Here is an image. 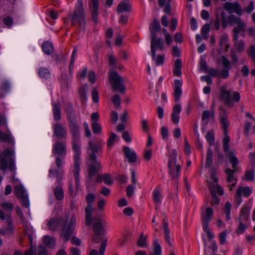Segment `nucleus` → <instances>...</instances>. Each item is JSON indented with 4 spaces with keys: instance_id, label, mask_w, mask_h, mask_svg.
Here are the masks:
<instances>
[{
    "instance_id": "obj_1",
    "label": "nucleus",
    "mask_w": 255,
    "mask_h": 255,
    "mask_svg": "<svg viewBox=\"0 0 255 255\" xmlns=\"http://www.w3.org/2000/svg\"><path fill=\"white\" fill-rule=\"evenodd\" d=\"M65 112L69 131L72 136V149L75 152L74 156V176L75 180L77 181L81 164L80 127L77 120V115L71 104L68 103L66 104Z\"/></svg>"
},
{
    "instance_id": "obj_2",
    "label": "nucleus",
    "mask_w": 255,
    "mask_h": 255,
    "mask_svg": "<svg viewBox=\"0 0 255 255\" xmlns=\"http://www.w3.org/2000/svg\"><path fill=\"white\" fill-rule=\"evenodd\" d=\"M67 221L66 220L64 222L62 217L54 218L51 219L47 224V226L50 230L55 231L59 225L64 222L65 225L61 230V236L65 242H67L73 234L76 225V217L75 215L71 216L67 227L66 226Z\"/></svg>"
},
{
    "instance_id": "obj_3",
    "label": "nucleus",
    "mask_w": 255,
    "mask_h": 255,
    "mask_svg": "<svg viewBox=\"0 0 255 255\" xmlns=\"http://www.w3.org/2000/svg\"><path fill=\"white\" fill-rule=\"evenodd\" d=\"M109 81L113 92H119L124 94L126 90L125 81L127 79L121 76L116 70L112 69L108 72Z\"/></svg>"
},
{
    "instance_id": "obj_4",
    "label": "nucleus",
    "mask_w": 255,
    "mask_h": 255,
    "mask_svg": "<svg viewBox=\"0 0 255 255\" xmlns=\"http://www.w3.org/2000/svg\"><path fill=\"white\" fill-rule=\"evenodd\" d=\"M220 98L231 108L233 107L235 102L240 101L241 97L239 92L228 90L227 86L224 85L221 88Z\"/></svg>"
},
{
    "instance_id": "obj_5",
    "label": "nucleus",
    "mask_w": 255,
    "mask_h": 255,
    "mask_svg": "<svg viewBox=\"0 0 255 255\" xmlns=\"http://www.w3.org/2000/svg\"><path fill=\"white\" fill-rule=\"evenodd\" d=\"M13 151L10 148L4 149L3 152L0 153V169L5 172L8 168L12 172L15 170V166L14 159L12 158Z\"/></svg>"
},
{
    "instance_id": "obj_6",
    "label": "nucleus",
    "mask_w": 255,
    "mask_h": 255,
    "mask_svg": "<svg viewBox=\"0 0 255 255\" xmlns=\"http://www.w3.org/2000/svg\"><path fill=\"white\" fill-rule=\"evenodd\" d=\"M177 155V151L175 149L172 150L169 154L168 163V173L176 183H177V179L180 175L181 169L180 165L176 163Z\"/></svg>"
},
{
    "instance_id": "obj_7",
    "label": "nucleus",
    "mask_w": 255,
    "mask_h": 255,
    "mask_svg": "<svg viewBox=\"0 0 255 255\" xmlns=\"http://www.w3.org/2000/svg\"><path fill=\"white\" fill-rule=\"evenodd\" d=\"M78 5L76 7L74 12L73 14L70 13L68 15L71 17L72 25H75L76 22H77L81 28L82 27L84 28L85 20L82 0H78Z\"/></svg>"
},
{
    "instance_id": "obj_8",
    "label": "nucleus",
    "mask_w": 255,
    "mask_h": 255,
    "mask_svg": "<svg viewBox=\"0 0 255 255\" xmlns=\"http://www.w3.org/2000/svg\"><path fill=\"white\" fill-rule=\"evenodd\" d=\"M228 157L230 162L232 164L233 169L227 168L225 170V173L227 175V182L231 183L234 180L235 181H237V179L234 176V173L238 170V167H237L238 164V160L232 151L229 152Z\"/></svg>"
},
{
    "instance_id": "obj_9",
    "label": "nucleus",
    "mask_w": 255,
    "mask_h": 255,
    "mask_svg": "<svg viewBox=\"0 0 255 255\" xmlns=\"http://www.w3.org/2000/svg\"><path fill=\"white\" fill-rule=\"evenodd\" d=\"M64 157H62L61 156H57L55 158V164L57 167V169H51L49 170V176H55L59 184H60V181L62 180L64 174V171L62 167L64 162Z\"/></svg>"
},
{
    "instance_id": "obj_10",
    "label": "nucleus",
    "mask_w": 255,
    "mask_h": 255,
    "mask_svg": "<svg viewBox=\"0 0 255 255\" xmlns=\"http://www.w3.org/2000/svg\"><path fill=\"white\" fill-rule=\"evenodd\" d=\"M89 164L88 165V177L92 179L96 175V173L101 169V162L98 161L96 155L89 154Z\"/></svg>"
},
{
    "instance_id": "obj_11",
    "label": "nucleus",
    "mask_w": 255,
    "mask_h": 255,
    "mask_svg": "<svg viewBox=\"0 0 255 255\" xmlns=\"http://www.w3.org/2000/svg\"><path fill=\"white\" fill-rule=\"evenodd\" d=\"M150 49L152 59H155L156 51H162L165 49L164 43L161 38L151 37Z\"/></svg>"
},
{
    "instance_id": "obj_12",
    "label": "nucleus",
    "mask_w": 255,
    "mask_h": 255,
    "mask_svg": "<svg viewBox=\"0 0 255 255\" xmlns=\"http://www.w3.org/2000/svg\"><path fill=\"white\" fill-rule=\"evenodd\" d=\"M223 7L229 13H235L241 16L243 13L242 6L238 1L226 2L223 4Z\"/></svg>"
},
{
    "instance_id": "obj_13",
    "label": "nucleus",
    "mask_w": 255,
    "mask_h": 255,
    "mask_svg": "<svg viewBox=\"0 0 255 255\" xmlns=\"http://www.w3.org/2000/svg\"><path fill=\"white\" fill-rule=\"evenodd\" d=\"M53 134L57 138H65L67 135V131L65 126L60 123L57 122L53 126Z\"/></svg>"
},
{
    "instance_id": "obj_14",
    "label": "nucleus",
    "mask_w": 255,
    "mask_h": 255,
    "mask_svg": "<svg viewBox=\"0 0 255 255\" xmlns=\"http://www.w3.org/2000/svg\"><path fill=\"white\" fill-rule=\"evenodd\" d=\"M106 222L101 219L97 220L93 225V231L95 234L104 236L106 234Z\"/></svg>"
},
{
    "instance_id": "obj_15",
    "label": "nucleus",
    "mask_w": 255,
    "mask_h": 255,
    "mask_svg": "<svg viewBox=\"0 0 255 255\" xmlns=\"http://www.w3.org/2000/svg\"><path fill=\"white\" fill-rule=\"evenodd\" d=\"M53 152L58 156L65 157L66 154V143L59 140L55 142L53 145Z\"/></svg>"
},
{
    "instance_id": "obj_16",
    "label": "nucleus",
    "mask_w": 255,
    "mask_h": 255,
    "mask_svg": "<svg viewBox=\"0 0 255 255\" xmlns=\"http://www.w3.org/2000/svg\"><path fill=\"white\" fill-rule=\"evenodd\" d=\"M90 1L89 7L91 10L92 18L95 24H97L98 21L99 1V0H90Z\"/></svg>"
},
{
    "instance_id": "obj_17",
    "label": "nucleus",
    "mask_w": 255,
    "mask_h": 255,
    "mask_svg": "<svg viewBox=\"0 0 255 255\" xmlns=\"http://www.w3.org/2000/svg\"><path fill=\"white\" fill-rule=\"evenodd\" d=\"M228 23L232 26L237 25L234 28H245L246 24L242 21L241 18L234 14H231L228 18Z\"/></svg>"
},
{
    "instance_id": "obj_18",
    "label": "nucleus",
    "mask_w": 255,
    "mask_h": 255,
    "mask_svg": "<svg viewBox=\"0 0 255 255\" xmlns=\"http://www.w3.org/2000/svg\"><path fill=\"white\" fill-rule=\"evenodd\" d=\"M222 62L224 68L221 72V77L226 79L229 75V70L231 69V62L225 56H222Z\"/></svg>"
},
{
    "instance_id": "obj_19",
    "label": "nucleus",
    "mask_w": 255,
    "mask_h": 255,
    "mask_svg": "<svg viewBox=\"0 0 255 255\" xmlns=\"http://www.w3.org/2000/svg\"><path fill=\"white\" fill-rule=\"evenodd\" d=\"M213 215V209L211 207H207L205 212L201 214L202 226L209 225V222L212 220Z\"/></svg>"
},
{
    "instance_id": "obj_20",
    "label": "nucleus",
    "mask_w": 255,
    "mask_h": 255,
    "mask_svg": "<svg viewBox=\"0 0 255 255\" xmlns=\"http://www.w3.org/2000/svg\"><path fill=\"white\" fill-rule=\"evenodd\" d=\"M88 145V149L90 151L89 154L94 153V155H96V153H101L102 152L103 143L101 141L98 140L96 143L90 141Z\"/></svg>"
},
{
    "instance_id": "obj_21",
    "label": "nucleus",
    "mask_w": 255,
    "mask_h": 255,
    "mask_svg": "<svg viewBox=\"0 0 255 255\" xmlns=\"http://www.w3.org/2000/svg\"><path fill=\"white\" fill-rule=\"evenodd\" d=\"M181 111V106L180 104H177L173 107L171 118L172 122L174 124H177L179 123Z\"/></svg>"
},
{
    "instance_id": "obj_22",
    "label": "nucleus",
    "mask_w": 255,
    "mask_h": 255,
    "mask_svg": "<svg viewBox=\"0 0 255 255\" xmlns=\"http://www.w3.org/2000/svg\"><path fill=\"white\" fill-rule=\"evenodd\" d=\"M160 27L159 20L154 18L153 19V22L149 24V29L150 32V37L157 36V32L160 30Z\"/></svg>"
},
{
    "instance_id": "obj_23",
    "label": "nucleus",
    "mask_w": 255,
    "mask_h": 255,
    "mask_svg": "<svg viewBox=\"0 0 255 255\" xmlns=\"http://www.w3.org/2000/svg\"><path fill=\"white\" fill-rule=\"evenodd\" d=\"M182 83L179 80L174 81V90L173 92L175 102H178L180 100V97L181 96L182 91L181 89Z\"/></svg>"
},
{
    "instance_id": "obj_24",
    "label": "nucleus",
    "mask_w": 255,
    "mask_h": 255,
    "mask_svg": "<svg viewBox=\"0 0 255 255\" xmlns=\"http://www.w3.org/2000/svg\"><path fill=\"white\" fill-rule=\"evenodd\" d=\"M124 152L129 163H134L136 162L137 156L134 151L131 150L128 146H124Z\"/></svg>"
},
{
    "instance_id": "obj_25",
    "label": "nucleus",
    "mask_w": 255,
    "mask_h": 255,
    "mask_svg": "<svg viewBox=\"0 0 255 255\" xmlns=\"http://www.w3.org/2000/svg\"><path fill=\"white\" fill-rule=\"evenodd\" d=\"M53 118L55 121H59L61 119V109L60 102H56L52 105Z\"/></svg>"
},
{
    "instance_id": "obj_26",
    "label": "nucleus",
    "mask_w": 255,
    "mask_h": 255,
    "mask_svg": "<svg viewBox=\"0 0 255 255\" xmlns=\"http://www.w3.org/2000/svg\"><path fill=\"white\" fill-rule=\"evenodd\" d=\"M102 181H104L106 184L109 186L112 185L114 182L112 176L108 173L99 174L97 176L96 182H101Z\"/></svg>"
},
{
    "instance_id": "obj_27",
    "label": "nucleus",
    "mask_w": 255,
    "mask_h": 255,
    "mask_svg": "<svg viewBox=\"0 0 255 255\" xmlns=\"http://www.w3.org/2000/svg\"><path fill=\"white\" fill-rule=\"evenodd\" d=\"M23 224L24 226L23 234L28 236L30 244H32V235L33 234L32 227L26 221H23Z\"/></svg>"
},
{
    "instance_id": "obj_28",
    "label": "nucleus",
    "mask_w": 255,
    "mask_h": 255,
    "mask_svg": "<svg viewBox=\"0 0 255 255\" xmlns=\"http://www.w3.org/2000/svg\"><path fill=\"white\" fill-rule=\"evenodd\" d=\"M131 10V6L128 0L127 2L121 1L117 7L118 13L129 12Z\"/></svg>"
},
{
    "instance_id": "obj_29",
    "label": "nucleus",
    "mask_w": 255,
    "mask_h": 255,
    "mask_svg": "<svg viewBox=\"0 0 255 255\" xmlns=\"http://www.w3.org/2000/svg\"><path fill=\"white\" fill-rule=\"evenodd\" d=\"M252 190L249 187L247 186L244 188H243L242 187L239 186L238 187L237 190V198L239 199L240 200H241V196L242 194L244 196L247 197L250 196Z\"/></svg>"
},
{
    "instance_id": "obj_30",
    "label": "nucleus",
    "mask_w": 255,
    "mask_h": 255,
    "mask_svg": "<svg viewBox=\"0 0 255 255\" xmlns=\"http://www.w3.org/2000/svg\"><path fill=\"white\" fill-rule=\"evenodd\" d=\"M250 218V210L247 207L242 208L240 216L238 218L239 221L245 222L248 221Z\"/></svg>"
},
{
    "instance_id": "obj_31",
    "label": "nucleus",
    "mask_w": 255,
    "mask_h": 255,
    "mask_svg": "<svg viewBox=\"0 0 255 255\" xmlns=\"http://www.w3.org/2000/svg\"><path fill=\"white\" fill-rule=\"evenodd\" d=\"M92 205H87V207L85 208V224L87 226L90 225L92 222Z\"/></svg>"
},
{
    "instance_id": "obj_32",
    "label": "nucleus",
    "mask_w": 255,
    "mask_h": 255,
    "mask_svg": "<svg viewBox=\"0 0 255 255\" xmlns=\"http://www.w3.org/2000/svg\"><path fill=\"white\" fill-rule=\"evenodd\" d=\"M42 48L46 54L50 55L54 51V46L52 43L48 41H45L42 45Z\"/></svg>"
},
{
    "instance_id": "obj_33",
    "label": "nucleus",
    "mask_w": 255,
    "mask_h": 255,
    "mask_svg": "<svg viewBox=\"0 0 255 255\" xmlns=\"http://www.w3.org/2000/svg\"><path fill=\"white\" fill-rule=\"evenodd\" d=\"M182 61L177 59L174 63L173 74L175 76L180 77L181 75Z\"/></svg>"
},
{
    "instance_id": "obj_34",
    "label": "nucleus",
    "mask_w": 255,
    "mask_h": 255,
    "mask_svg": "<svg viewBox=\"0 0 255 255\" xmlns=\"http://www.w3.org/2000/svg\"><path fill=\"white\" fill-rule=\"evenodd\" d=\"M215 20L219 22L221 21L222 26L224 28H226L227 27V23L225 17V12L224 11H221L220 13L218 12L216 13Z\"/></svg>"
},
{
    "instance_id": "obj_35",
    "label": "nucleus",
    "mask_w": 255,
    "mask_h": 255,
    "mask_svg": "<svg viewBox=\"0 0 255 255\" xmlns=\"http://www.w3.org/2000/svg\"><path fill=\"white\" fill-rule=\"evenodd\" d=\"M153 200L155 203H160L161 202L162 194L159 187H157L153 190L152 193Z\"/></svg>"
},
{
    "instance_id": "obj_36",
    "label": "nucleus",
    "mask_w": 255,
    "mask_h": 255,
    "mask_svg": "<svg viewBox=\"0 0 255 255\" xmlns=\"http://www.w3.org/2000/svg\"><path fill=\"white\" fill-rule=\"evenodd\" d=\"M44 244L50 248H53L55 245V240L53 237L45 236L43 239Z\"/></svg>"
},
{
    "instance_id": "obj_37",
    "label": "nucleus",
    "mask_w": 255,
    "mask_h": 255,
    "mask_svg": "<svg viewBox=\"0 0 255 255\" xmlns=\"http://www.w3.org/2000/svg\"><path fill=\"white\" fill-rule=\"evenodd\" d=\"M54 194L57 200H62L64 196L63 189L60 186L55 188L54 189Z\"/></svg>"
},
{
    "instance_id": "obj_38",
    "label": "nucleus",
    "mask_w": 255,
    "mask_h": 255,
    "mask_svg": "<svg viewBox=\"0 0 255 255\" xmlns=\"http://www.w3.org/2000/svg\"><path fill=\"white\" fill-rule=\"evenodd\" d=\"M214 117V108L212 105L210 111H204L202 115V120H205L209 118H213Z\"/></svg>"
},
{
    "instance_id": "obj_39",
    "label": "nucleus",
    "mask_w": 255,
    "mask_h": 255,
    "mask_svg": "<svg viewBox=\"0 0 255 255\" xmlns=\"http://www.w3.org/2000/svg\"><path fill=\"white\" fill-rule=\"evenodd\" d=\"M14 192L16 197L18 199L26 195L23 187L20 185L16 186L14 187Z\"/></svg>"
},
{
    "instance_id": "obj_40",
    "label": "nucleus",
    "mask_w": 255,
    "mask_h": 255,
    "mask_svg": "<svg viewBox=\"0 0 255 255\" xmlns=\"http://www.w3.org/2000/svg\"><path fill=\"white\" fill-rule=\"evenodd\" d=\"M224 137L223 139V149L225 152L228 151L230 148L229 142L230 141V138L229 136L228 135V131H227V133L224 132Z\"/></svg>"
},
{
    "instance_id": "obj_41",
    "label": "nucleus",
    "mask_w": 255,
    "mask_h": 255,
    "mask_svg": "<svg viewBox=\"0 0 255 255\" xmlns=\"http://www.w3.org/2000/svg\"><path fill=\"white\" fill-rule=\"evenodd\" d=\"M212 163V151L211 148H208L207 156L206 160L205 165V167L206 168H209L211 167Z\"/></svg>"
},
{
    "instance_id": "obj_42",
    "label": "nucleus",
    "mask_w": 255,
    "mask_h": 255,
    "mask_svg": "<svg viewBox=\"0 0 255 255\" xmlns=\"http://www.w3.org/2000/svg\"><path fill=\"white\" fill-rule=\"evenodd\" d=\"M109 61L110 66L109 71H111L112 69L116 70V69L117 68V65L116 64V59L114 57L113 54H110L109 55Z\"/></svg>"
},
{
    "instance_id": "obj_43",
    "label": "nucleus",
    "mask_w": 255,
    "mask_h": 255,
    "mask_svg": "<svg viewBox=\"0 0 255 255\" xmlns=\"http://www.w3.org/2000/svg\"><path fill=\"white\" fill-rule=\"evenodd\" d=\"M249 56L255 63V45H250L247 50Z\"/></svg>"
},
{
    "instance_id": "obj_44",
    "label": "nucleus",
    "mask_w": 255,
    "mask_h": 255,
    "mask_svg": "<svg viewBox=\"0 0 255 255\" xmlns=\"http://www.w3.org/2000/svg\"><path fill=\"white\" fill-rule=\"evenodd\" d=\"M39 75L43 78H48L50 74L47 68H40L38 71Z\"/></svg>"
},
{
    "instance_id": "obj_45",
    "label": "nucleus",
    "mask_w": 255,
    "mask_h": 255,
    "mask_svg": "<svg viewBox=\"0 0 255 255\" xmlns=\"http://www.w3.org/2000/svg\"><path fill=\"white\" fill-rule=\"evenodd\" d=\"M92 128L93 132L95 134H100L102 130L101 125L96 121H94L92 124Z\"/></svg>"
},
{
    "instance_id": "obj_46",
    "label": "nucleus",
    "mask_w": 255,
    "mask_h": 255,
    "mask_svg": "<svg viewBox=\"0 0 255 255\" xmlns=\"http://www.w3.org/2000/svg\"><path fill=\"white\" fill-rule=\"evenodd\" d=\"M232 205L229 201H227L225 203L224 212L226 215V219L230 220L231 219L230 213Z\"/></svg>"
},
{
    "instance_id": "obj_47",
    "label": "nucleus",
    "mask_w": 255,
    "mask_h": 255,
    "mask_svg": "<svg viewBox=\"0 0 255 255\" xmlns=\"http://www.w3.org/2000/svg\"><path fill=\"white\" fill-rule=\"evenodd\" d=\"M165 55L159 54L157 56H155V59L152 60H155V63L156 66L163 65L164 62Z\"/></svg>"
},
{
    "instance_id": "obj_48",
    "label": "nucleus",
    "mask_w": 255,
    "mask_h": 255,
    "mask_svg": "<svg viewBox=\"0 0 255 255\" xmlns=\"http://www.w3.org/2000/svg\"><path fill=\"white\" fill-rule=\"evenodd\" d=\"M146 237L144 236L143 233H142L140 235V237L137 241V246L140 248L146 246Z\"/></svg>"
},
{
    "instance_id": "obj_49",
    "label": "nucleus",
    "mask_w": 255,
    "mask_h": 255,
    "mask_svg": "<svg viewBox=\"0 0 255 255\" xmlns=\"http://www.w3.org/2000/svg\"><path fill=\"white\" fill-rule=\"evenodd\" d=\"M254 9V2L253 1H250L249 5L247 6H244V8H242L243 12L247 13L248 14L251 13Z\"/></svg>"
},
{
    "instance_id": "obj_50",
    "label": "nucleus",
    "mask_w": 255,
    "mask_h": 255,
    "mask_svg": "<svg viewBox=\"0 0 255 255\" xmlns=\"http://www.w3.org/2000/svg\"><path fill=\"white\" fill-rule=\"evenodd\" d=\"M245 28H234L233 29V40L236 42L238 41V39L239 38V33L241 31H245Z\"/></svg>"
},
{
    "instance_id": "obj_51",
    "label": "nucleus",
    "mask_w": 255,
    "mask_h": 255,
    "mask_svg": "<svg viewBox=\"0 0 255 255\" xmlns=\"http://www.w3.org/2000/svg\"><path fill=\"white\" fill-rule=\"evenodd\" d=\"M239 224L236 229V233L237 234H243L246 229V226L244 222L241 221H239Z\"/></svg>"
},
{
    "instance_id": "obj_52",
    "label": "nucleus",
    "mask_w": 255,
    "mask_h": 255,
    "mask_svg": "<svg viewBox=\"0 0 255 255\" xmlns=\"http://www.w3.org/2000/svg\"><path fill=\"white\" fill-rule=\"evenodd\" d=\"M154 250L153 255H161V248L159 244L158 243L157 241L155 240L154 242Z\"/></svg>"
},
{
    "instance_id": "obj_53",
    "label": "nucleus",
    "mask_w": 255,
    "mask_h": 255,
    "mask_svg": "<svg viewBox=\"0 0 255 255\" xmlns=\"http://www.w3.org/2000/svg\"><path fill=\"white\" fill-rule=\"evenodd\" d=\"M221 123L223 128L224 132L226 133L227 131H228V127L229 126V123L226 117L224 116L222 117L221 119Z\"/></svg>"
},
{
    "instance_id": "obj_54",
    "label": "nucleus",
    "mask_w": 255,
    "mask_h": 255,
    "mask_svg": "<svg viewBox=\"0 0 255 255\" xmlns=\"http://www.w3.org/2000/svg\"><path fill=\"white\" fill-rule=\"evenodd\" d=\"M6 223L7 224V227L6 228L7 232H11L13 230V227L12 225L11 217L9 215H6Z\"/></svg>"
},
{
    "instance_id": "obj_55",
    "label": "nucleus",
    "mask_w": 255,
    "mask_h": 255,
    "mask_svg": "<svg viewBox=\"0 0 255 255\" xmlns=\"http://www.w3.org/2000/svg\"><path fill=\"white\" fill-rule=\"evenodd\" d=\"M234 45L239 52H241L245 48V44L243 40L236 41L235 42Z\"/></svg>"
},
{
    "instance_id": "obj_56",
    "label": "nucleus",
    "mask_w": 255,
    "mask_h": 255,
    "mask_svg": "<svg viewBox=\"0 0 255 255\" xmlns=\"http://www.w3.org/2000/svg\"><path fill=\"white\" fill-rule=\"evenodd\" d=\"M207 73H208L210 76L212 77L221 76V72H220V70L217 69L211 68L209 69Z\"/></svg>"
},
{
    "instance_id": "obj_57",
    "label": "nucleus",
    "mask_w": 255,
    "mask_h": 255,
    "mask_svg": "<svg viewBox=\"0 0 255 255\" xmlns=\"http://www.w3.org/2000/svg\"><path fill=\"white\" fill-rule=\"evenodd\" d=\"M206 138L208 142H209L210 145H212L214 143V135L212 132L208 131L207 132Z\"/></svg>"
},
{
    "instance_id": "obj_58",
    "label": "nucleus",
    "mask_w": 255,
    "mask_h": 255,
    "mask_svg": "<svg viewBox=\"0 0 255 255\" xmlns=\"http://www.w3.org/2000/svg\"><path fill=\"white\" fill-rule=\"evenodd\" d=\"M3 22L6 26L9 28L13 23L12 18L10 16H7L3 19Z\"/></svg>"
},
{
    "instance_id": "obj_59",
    "label": "nucleus",
    "mask_w": 255,
    "mask_h": 255,
    "mask_svg": "<svg viewBox=\"0 0 255 255\" xmlns=\"http://www.w3.org/2000/svg\"><path fill=\"white\" fill-rule=\"evenodd\" d=\"M1 207L5 210L11 211L13 209V205L10 202H3L1 204Z\"/></svg>"
},
{
    "instance_id": "obj_60",
    "label": "nucleus",
    "mask_w": 255,
    "mask_h": 255,
    "mask_svg": "<svg viewBox=\"0 0 255 255\" xmlns=\"http://www.w3.org/2000/svg\"><path fill=\"white\" fill-rule=\"evenodd\" d=\"M254 173L255 171L254 170L246 171L245 173L246 180L248 181H253L254 179Z\"/></svg>"
},
{
    "instance_id": "obj_61",
    "label": "nucleus",
    "mask_w": 255,
    "mask_h": 255,
    "mask_svg": "<svg viewBox=\"0 0 255 255\" xmlns=\"http://www.w3.org/2000/svg\"><path fill=\"white\" fill-rule=\"evenodd\" d=\"M227 231H225L220 233L219 235L220 244L223 245L226 241Z\"/></svg>"
},
{
    "instance_id": "obj_62",
    "label": "nucleus",
    "mask_w": 255,
    "mask_h": 255,
    "mask_svg": "<svg viewBox=\"0 0 255 255\" xmlns=\"http://www.w3.org/2000/svg\"><path fill=\"white\" fill-rule=\"evenodd\" d=\"M10 140V135L9 134L2 132L0 130V141H6Z\"/></svg>"
},
{
    "instance_id": "obj_63",
    "label": "nucleus",
    "mask_w": 255,
    "mask_h": 255,
    "mask_svg": "<svg viewBox=\"0 0 255 255\" xmlns=\"http://www.w3.org/2000/svg\"><path fill=\"white\" fill-rule=\"evenodd\" d=\"M117 137V135L115 133H112L111 134L110 137L108 138L107 141V145L111 147L113 145L114 141H115Z\"/></svg>"
},
{
    "instance_id": "obj_64",
    "label": "nucleus",
    "mask_w": 255,
    "mask_h": 255,
    "mask_svg": "<svg viewBox=\"0 0 255 255\" xmlns=\"http://www.w3.org/2000/svg\"><path fill=\"white\" fill-rule=\"evenodd\" d=\"M112 102L117 106H120L121 105V98L119 95L115 94L112 98Z\"/></svg>"
}]
</instances>
